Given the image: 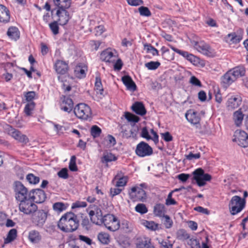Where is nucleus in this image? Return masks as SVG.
I'll return each mask as SVG.
<instances>
[{
	"mask_svg": "<svg viewBox=\"0 0 248 248\" xmlns=\"http://www.w3.org/2000/svg\"><path fill=\"white\" fill-rule=\"evenodd\" d=\"M162 217L161 220L166 229L170 228L173 224V221L168 215H164Z\"/></svg>",
	"mask_w": 248,
	"mask_h": 248,
	"instance_id": "nucleus-41",
	"label": "nucleus"
},
{
	"mask_svg": "<svg viewBox=\"0 0 248 248\" xmlns=\"http://www.w3.org/2000/svg\"><path fill=\"white\" fill-rule=\"evenodd\" d=\"M160 65V63L158 62L151 61L145 64V66L148 69L150 70H155L158 68Z\"/></svg>",
	"mask_w": 248,
	"mask_h": 248,
	"instance_id": "nucleus-46",
	"label": "nucleus"
},
{
	"mask_svg": "<svg viewBox=\"0 0 248 248\" xmlns=\"http://www.w3.org/2000/svg\"><path fill=\"white\" fill-rule=\"evenodd\" d=\"M233 141L244 148L248 147V134L244 130H237L234 134Z\"/></svg>",
	"mask_w": 248,
	"mask_h": 248,
	"instance_id": "nucleus-13",
	"label": "nucleus"
},
{
	"mask_svg": "<svg viewBox=\"0 0 248 248\" xmlns=\"http://www.w3.org/2000/svg\"><path fill=\"white\" fill-rule=\"evenodd\" d=\"M187 244L191 248H201L200 242L196 239H190L187 242Z\"/></svg>",
	"mask_w": 248,
	"mask_h": 248,
	"instance_id": "nucleus-52",
	"label": "nucleus"
},
{
	"mask_svg": "<svg viewBox=\"0 0 248 248\" xmlns=\"http://www.w3.org/2000/svg\"><path fill=\"white\" fill-rule=\"evenodd\" d=\"M131 108L134 112L140 116H143L146 113V110L141 102H135L133 104Z\"/></svg>",
	"mask_w": 248,
	"mask_h": 248,
	"instance_id": "nucleus-24",
	"label": "nucleus"
},
{
	"mask_svg": "<svg viewBox=\"0 0 248 248\" xmlns=\"http://www.w3.org/2000/svg\"><path fill=\"white\" fill-rule=\"evenodd\" d=\"M136 248H155L152 245L151 240L149 237H141L137 239Z\"/></svg>",
	"mask_w": 248,
	"mask_h": 248,
	"instance_id": "nucleus-19",
	"label": "nucleus"
},
{
	"mask_svg": "<svg viewBox=\"0 0 248 248\" xmlns=\"http://www.w3.org/2000/svg\"><path fill=\"white\" fill-rule=\"evenodd\" d=\"M185 115L187 121L191 124H196L200 122V118L198 116L197 113L193 111H188Z\"/></svg>",
	"mask_w": 248,
	"mask_h": 248,
	"instance_id": "nucleus-27",
	"label": "nucleus"
},
{
	"mask_svg": "<svg viewBox=\"0 0 248 248\" xmlns=\"http://www.w3.org/2000/svg\"><path fill=\"white\" fill-rule=\"evenodd\" d=\"M122 80L128 90L133 92L136 90V85L130 76H124L123 77Z\"/></svg>",
	"mask_w": 248,
	"mask_h": 248,
	"instance_id": "nucleus-23",
	"label": "nucleus"
},
{
	"mask_svg": "<svg viewBox=\"0 0 248 248\" xmlns=\"http://www.w3.org/2000/svg\"><path fill=\"white\" fill-rule=\"evenodd\" d=\"M124 117L129 122L137 123L140 120V118L138 116L128 112L124 113Z\"/></svg>",
	"mask_w": 248,
	"mask_h": 248,
	"instance_id": "nucleus-43",
	"label": "nucleus"
},
{
	"mask_svg": "<svg viewBox=\"0 0 248 248\" xmlns=\"http://www.w3.org/2000/svg\"><path fill=\"white\" fill-rule=\"evenodd\" d=\"M49 28L54 35L59 33V26L57 21H54L49 25Z\"/></svg>",
	"mask_w": 248,
	"mask_h": 248,
	"instance_id": "nucleus-53",
	"label": "nucleus"
},
{
	"mask_svg": "<svg viewBox=\"0 0 248 248\" xmlns=\"http://www.w3.org/2000/svg\"><path fill=\"white\" fill-rule=\"evenodd\" d=\"M244 119V114L240 109H239L233 113V120L235 124L237 126H240Z\"/></svg>",
	"mask_w": 248,
	"mask_h": 248,
	"instance_id": "nucleus-29",
	"label": "nucleus"
},
{
	"mask_svg": "<svg viewBox=\"0 0 248 248\" xmlns=\"http://www.w3.org/2000/svg\"><path fill=\"white\" fill-rule=\"evenodd\" d=\"M234 76V78L236 80L238 78L241 77L245 74V69L244 67L239 66L230 70Z\"/></svg>",
	"mask_w": 248,
	"mask_h": 248,
	"instance_id": "nucleus-30",
	"label": "nucleus"
},
{
	"mask_svg": "<svg viewBox=\"0 0 248 248\" xmlns=\"http://www.w3.org/2000/svg\"><path fill=\"white\" fill-rule=\"evenodd\" d=\"M95 89L97 94L103 95L104 90L102 87L101 79L99 77H96L95 83Z\"/></svg>",
	"mask_w": 248,
	"mask_h": 248,
	"instance_id": "nucleus-40",
	"label": "nucleus"
},
{
	"mask_svg": "<svg viewBox=\"0 0 248 248\" xmlns=\"http://www.w3.org/2000/svg\"><path fill=\"white\" fill-rule=\"evenodd\" d=\"M4 130L5 133H7L15 140L18 137V135L20 133V131L13 128L11 126L8 124L4 125Z\"/></svg>",
	"mask_w": 248,
	"mask_h": 248,
	"instance_id": "nucleus-32",
	"label": "nucleus"
},
{
	"mask_svg": "<svg viewBox=\"0 0 248 248\" xmlns=\"http://www.w3.org/2000/svg\"><path fill=\"white\" fill-rule=\"evenodd\" d=\"M98 239L102 244H108L110 241L109 235L106 232H101L98 234Z\"/></svg>",
	"mask_w": 248,
	"mask_h": 248,
	"instance_id": "nucleus-36",
	"label": "nucleus"
},
{
	"mask_svg": "<svg viewBox=\"0 0 248 248\" xmlns=\"http://www.w3.org/2000/svg\"><path fill=\"white\" fill-rule=\"evenodd\" d=\"M74 111L75 115L82 120H89L92 117L91 108L85 103H79L76 105Z\"/></svg>",
	"mask_w": 248,
	"mask_h": 248,
	"instance_id": "nucleus-3",
	"label": "nucleus"
},
{
	"mask_svg": "<svg viewBox=\"0 0 248 248\" xmlns=\"http://www.w3.org/2000/svg\"><path fill=\"white\" fill-rule=\"evenodd\" d=\"M121 129L122 137L124 138L128 139L131 137L134 138L137 135L136 132L130 129L129 127L123 125L121 126Z\"/></svg>",
	"mask_w": 248,
	"mask_h": 248,
	"instance_id": "nucleus-28",
	"label": "nucleus"
},
{
	"mask_svg": "<svg viewBox=\"0 0 248 248\" xmlns=\"http://www.w3.org/2000/svg\"><path fill=\"white\" fill-rule=\"evenodd\" d=\"M14 191L15 194V198L17 202L22 200H26L27 198H31L30 192H29L27 188L19 181H16L14 184Z\"/></svg>",
	"mask_w": 248,
	"mask_h": 248,
	"instance_id": "nucleus-5",
	"label": "nucleus"
},
{
	"mask_svg": "<svg viewBox=\"0 0 248 248\" xmlns=\"http://www.w3.org/2000/svg\"><path fill=\"white\" fill-rule=\"evenodd\" d=\"M141 136L148 140L152 139V137L149 135L147 129L145 127L142 129Z\"/></svg>",
	"mask_w": 248,
	"mask_h": 248,
	"instance_id": "nucleus-61",
	"label": "nucleus"
},
{
	"mask_svg": "<svg viewBox=\"0 0 248 248\" xmlns=\"http://www.w3.org/2000/svg\"><path fill=\"white\" fill-rule=\"evenodd\" d=\"M34 102H28L25 106L24 112L27 116H31L35 107Z\"/></svg>",
	"mask_w": 248,
	"mask_h": 248,
	"instance_id": "nucleus-42",
	"label": "nucleus"
},
{
	"mask_svg": "<svg viewBox=\"0 0 248 248\" xmlns=\"http://www.w3.org/2000/svg\"><path fill=\"white\" fill-rule=\"evenodd\" d=\"M58 175L60 178L66 179L68 177V170L66 168H63L58 172Z\"/></svg>",
	"mask_w": 248,
	"mask_h": 248,
	"instance_id": "nucleus-56",
	"label": "nucleus"
},
{
	"mask_svg": "<svg viewBox=\"0 0 248 248\" xmlns=\"http://www.w3.org/2000/svg\"><path fill=\"white\" fill-rule=\"evenodd\" d=\"M102 159L104 160V161L102 160L103 162L105 161V162L107 163L108 162L115 161L117 160V158L112 153H107L104 154Z\"/></svg>",
	"mask_w": 248,
	"mask_h": 248,
	"instance_id": "nucleus-45",
	"label": "nucleus"
},
{
	"mask_svg": "<svg viewBox=\"0 0 248 248\" xmlns=\"http://www.w3.org/2000/svg\"><path fill=\"white\" fill-rule=\"evenodd\" d=\"M153 152L152 147L144 141H141L138 144L135 150L136 154L141 157L149 156L153 154Z\"/></svg>",
	"mask_w": 248,
	"mask_h": 248,
	"instance_id": "nucleus-12",
	"label": "nucleus"
},
{
	"mask_svg": "<svg viewBox=\"0 0 248 248\" xmlns=\"http://www.w3.org/2000/svg\"><path fill=\"white\" fill-rule=\"evenodd\" d=\"M35 94V92L34 91L27 92L25 95L26 100L28 102H33L32 100L34 98Z\"/></svg>",
	"mask_w": 248,
	"mask_h": 248,
	"instance_id": "nucleus-58",
	"label": "nucleus"
},
{
	"mask_svg": "<svg viewBox=\"0 0 248 248\" xmlns=\"http://www.w3.org/2000/svg\"><path fill=\"white\" fill-rule=\"evenodd\" d=\"M135 210L136 212L144 214L148 212V209L145 205L143 203L138 204L135 207Z\"/></svg>",
	"mask_w": 248,
	"mask_h": 248,
	"instance_id": "nucleus-49",
	"label": "nucleus"
},
{
	"mask_svg": "<svg viewBox=\"0 0 248 248\" xmlns=\"http://www.w3.org/2000/svg\"><path fill=\"white\" fill-rule=\"evenodd\" d=\"M31 216L32 223L38 227H42L45 223L46 218V213L43 210L37 209L34 211Z\"/></svg>",
	"mask_w": 248,
	"mask_h": 248,
	"instance_id": "nucleus-11",
	"label": "nucleus"
},
{
	"mask_svg": "<svg viewBox=\"0 0 248 248\" xmlns=\"http://www.w3.org/2000/svg\"><path fill=\"white\" fill-rule=\"evenodd\" d=\"M101 129L97 125H93L91 128V134L93 138L98 137L101 133Z\"/></svg>",
	"mask_w": 248,
	"mask_h": 248,
	"instance_id": "nucleus-47",
	"label": "nucleus"
},
{
	"mask_svg": "<svg viewBox=\"0 0 248 248\" xmlns=\"http://www.w3.org/2000/svg\"><path fill=\"white\" fill-rule=\"evenodd\" d=\"M17 202L19 211L25 214H31L37 209V206L33 203L31 198H27L26 200H22Z\"/></svg>",
	"mask_w": 248,
	"mask_h": 248,
	"instance_id": "nucleus-7",
	"label": "nucleus"
},
{
	"mask_svg": "<svg viewBox=\"0 0 248 248\" xmlns=\"http://www.w3.org/2000/svg\"><path fill=\"white\" fill-rule=\"evenodd\" d=\"M129 197L134 202H143L146 199L145 191L140 186L132 187L128 192Z\"/></svg>",
	"mask_w": 248,
	"mask_h": 248,
	"instance_id": "nucleus-9",
	"label": "nucleus"
},
{
	"mask_svg": "<svg viewBox=\"0 0 248 248\" xmlns=\"http://www.w3.org/2000/svg\"><path fill=\"white\" fill-rule=\"evenodd\" d=\"M193 179L196 180L197 185L199 186H204L206 181H209L211 179V176L208 173H204V170L199 168L193 172Z\"/></svg>",
	"mask_w": 248,
	"mask_h": 248,
	"instance_id": "nucleus-8",
	"label": "nucleus"
},
{
	"mask_svg": "<svg viewBox=\"0 0 248 248\" xmlns=\"http://www.w3.org/2000/svg\"><path fill=\"white\" fill-rule=\"evenodd\" d=\"M86 68L85 67H81L77 66L75 70V74L77 77L79 78H84L86 76Z\"/></svg>",
	"mask_w": 248,
	"mask_h": 248,
	"instance_id": "nucleus-39",
	"label": "nucleus"
},
{
	"mask_svg": "<svg viewBox=\"0 0 248 248\" xmlns=\"http://www.w3.org/2000/svg\"><path fill=\"white\" fill-rule=\"evenodd\" d=\"M161 136L165 141L169 142L172 140V137L169 132L161 133Z\"/></svg>",
	"mask_w": 248,
	"mask_h": 248,
	"instance_id": "nucleus-62",
	"label": "nucleus"
},
{
	"mask_svg": "<svg viewBox=\"0 0 248 248\" xmlns=\"http://www.w3.org/2000/svg\"><path fill=\"white\" fill-rule=\"evenodd\" d=\"M31 199L36 203H42L46 199V195L45 192L40 189H32L30 191Z\"/></svg>",
	"mask_w": 248,
	"mask_h": 248,
	"instance_id": "nucleus-15",
	"label": "nucleus"
},
{
	"mask_svg": "<svg viewBox=\"0 0 248 248\" xmlns=\"http://www.w3.org/2000/svg\"><path fill=\"white\" fill-rule=\"evenodd\" d=\"M9 20V11L5 6L0 4V22L7 23Z\"/></svg>",
	"mask_w": 248,
	"mask_h": 248,
	"instance_id": "nucleus-25",
	"label": "nucleus"
},
{
	"mask_svg": "<svg viewBox=\"0 0 248 248\" xmlns=\"http://www.w3.org/2000/svg\"><path fill=\"white\" fill-rule=\"evenodd\" d=\"M79 226L77 216L72 212L63 215L58 222V228L62 232H69L76 231Z\"/></svg>",
	"mask_w": 248,
	"mask_h": 248,
	"instance_id": "nucleus-1",
	"label": "nucleus"
},
{
	"mask_svg": "<svg viewBox=\"0 0 248 248\" xmlns=\"http://www.w3.org/2000/svg\"><path fill=\"white\" fill-rule=\"evenodd\" d=\"M190 82L193 85L201 87V81L195 76H192L190 78Z\"/></svg>",
	"mask_w": 248,
	"mask_h": 248,
	"instance_id": "nucleus-64",
	"label": "nucleus"
},
{
	"mask_svg": "<svg viewBox=\"0 0 248 248\" xmlns=\"http://www.w3.org/2000/svg\"><path fill=\"white\" fill-rule=\"evenodd\" d=\"M54 126V130L58 134H60L63 133V131L65 130L64 126L62 125L55 124L53 122L50 123Z\"/></svg>",
	"mask_w": 248,
	"mask_h": 248,
	"instance_id": "nucleus-54",
	"label": "nucleus"
},
{
	"mask_svg": "<svg viewBox=\"0 0 248 248\" xmlns=\"http://www.w3.org/2000/svg\"><path fill=\"white\" fill-rule=\"evenodd\" d=\"M165 206L162 204H157L154 207V212L156 216L162 217L165 215Z\"/></svg>",
	"mask_w": 248,
	"mask_h": 248,
	"instance_id": "nucleus-34",
	"label": "nucleus"
},
{
	"mask_svg": "<svg viewBox=\"0 0 248 248\" xmlns=\"http://www.w3.org/2000/svg\"><path fill=\"white\" fill-rule=\"evenodd\" d=\"M16 140L20 142L24 143H27L29 141L27 137L25 135L22 134L20 132Z\"/></svg>",
	"mask_w": 248,
	"mask_h": 248,
	"instance_id": "nucleus-57",
	"label": "nucleus"
},
{
	"mask_svg": "<svg viewBox=\"0 0 248 248\" xmlns=\"http://www.w3.org/2000/svg\"><path fill=\"white\" fill-rule=\"evenodd\" d=\"M142 224L146 228L151 231H156L158 230V224L155 223L154 221L143 220L142 222Z\"/></svg>",
	"mask_w": 248,
	"mask_h": 248,
	"instance_id": "nucleus-37",
	"label": "nucleus"
},
{
	"mask_svg": "<svg viewBox=\"0 0 248 248\" xmlns=\"http://www.w3.org/2000/svg\"><path fill=\"white\" fill-rule=\"evenodd\" d=\"M223 86L227 88L236 80L232 72L229 70L226 72L221 78Z\"/></svg>",
	"mask_w": 248,
	"mask_h": 248,
	"instance_id": "nucleus-20",
	"label": "nucleus"
},
{
	"mask_svg": "<svg viewBox=\"0 0 248 248\" xmlns=\"http://www.w3.org/2000/svg\"><path fill=\"white\" fill-rule=\"evenodd\" d=\"M227 37L228 39L232 43H237L240 41L238 37L235 33L229 34Z\"/></svg>",
	"mask_w": 248,
	"mask_h": 248,
	"instance_id": "nucleus-59",
	"label": "nucleus"
},
{
	"mask_svg": "<svg viewBox=\"0 0 248 248\" xmlns=\"http://www.w3.org/2000/svg\"><path fill=\"white\" fill-rule=\"evenodd\" d=\"M242 102L241 97L238 95H233L230 97L227 102V107L229 110H233L239 107Z\"/></svg>",
	"mask_w": 248,
	"mask_h": 248,
	"instance_id": "nucleus-18",
	"label": "nucleus"
},
{
	"mask_svg": "<svg viewBox=\"0 0 248 248\" xmlns=\"http://www.w3.org/2000/svg\"><path fill=\"white\" fill-rule=\"evenodd\" d=\"M128 179V177L124 175L121 171H118L114 177V180H117L116 186H124L126 185Z\"/></svg>",
	"mask_w": 248,
	"mask_h": 248,
	"instance_id": "nucleus-22",
	"label": "nucleus"
},
{
	"mask_svg": "<svg viewBox=\"0 0 248 248\" xmlns=\"http://www.w3.org/2000/svg\"><path fill=\"white\" fill-rule=\"evenodd\" d=\"M119 187H117L115 188H111L110 189V195L112 197L118 195L120 194L122 189L119 188Z\"/></svg>",
	"mask_w": 248,
	"mask_h": 248,
	"instance_id": "nucleus-63",
	"label": "nucleus"
},
{
	"mask_svg": "<svg viewBox=\"0 0 248 248\" xmlns=\"http://www.w3.org/2000/svg\"><path fill=\"white\" fill-rule=\"evenodd\" d=\"M120 228L124 232L128 233L132 231L133 229V226L132 224L129 221L124 220L122 221L121 225H120Z\"/></svg>",
	"mask_w": 248,
	"mask_h": 248,
	"instance_id": "nucleus-35",
	"label": "nucleus"
},
{
	"mask_svg": "<svg viewBox=\"0 0 248 248\" xmlns=\"http://www.w3.org/2000/svg\"><path fill=\"white\" fill-rule=\"evenodd\" d=\"M114 50L108 48L104 50L100 54V59L106 62H114L116 61L117 55L114 53Z\"/></svg>",
	"mask_w": 248,
	"mask_h": 248,
	"instance_id": "nucleus-17",
	"label": "nucleus"
},
{
	"mask_svg": "<svg viewBox=\"0 0 248 248\" xmlns=\"http://www.w3.org/2000/svg\"><path fill=\"white\" fill-rule=\"evenodd\" d=\"M26 179L29 183L35 185L39 183V177L35 176L32 173H29L26 176Z\"/></svg>",
	"mask_w": 248,
	"mask_h": 248,
	"instance_id": "nucleus-44",
	"label": "nucleus"
},
{
	"mask_svg": "<svg viewBox=\"0 0 248 248\" xmlns=\"http://www.w3.org/2000/svg\"><path fill=\"white\" fill-rule=\"evenodd\" d=\"M54 68L58 74L62 75L65 74L68 69V64L61 60H58L56 62Z\"/></svg>",
	"mask_w": 248,
	"mask_h": 248,
	"instance_id": "nucleus-21",
	"label": "nucleus"
},
{
	"mask_svg": "<svg viewBox=\"0 0 248 248\" xmlns=\"http://www.w3.org/2000/svg\"><path fill=\"white\" fill-rule=\"evenodd\" d=\"M28 237L30 241L33 243H37L41 239V236L40 233L35 230L30 231Z\"/></svg>",
	"mask_w": 248,
	"mask_h": 248,
	"instance_id": "nucleus-31",
	"label": "nucleus"
},
{
	"mask_svg": "<svg viewBox=\"0 0 248 248\" xmlns=\"http://www.w3.org/2000/svg\"><path fill=\"white\" fill-rule=\"evenodd\" d=\"M17 236V231L15 229H11L8 232L6 241L10 242L15 240Z\"/></svg>",
	"mask_w": 248,
	"mask_h": 248,
	"instance_id": "nucleus-48",
	"label": "nucleus"
},
{
	"mask_svg": "<svg viewBox=\"0 0 248 248\" xmlns=\"http://www.w3.org/2000/svg\"><path fill=\"white\" fill-rule=\"evenodd\" d=\"M139 11L140 15L142 16H150L151 13L148 8L144 6H140L139 8Z\"/></svg>",
	"mask_w": 248,
	"mask_h": 248,
	"instance_id": "nucleus-51",
	"label": "nucleus"
},
{
	"mask_svg": "<svg viewBox=\"0 0 248 248\" xmlns=\"http://www.w3.org/2000/svg\"><path fill=\"white\" fill-rule=\"evenodd\" d=\"M103 223L108 230L112 232H115L120 228V221L112 214L105 215Z\"/></svg>",
	"mask_w": 248,
	"mask_h": 248,
	"instance_id": "nucleus-6",
	"label": "nucleus"
},
{
	"mask_svg": "<svg viewBox=\"0 0 248 248\" xmlns=\"http://www.w3.org/2000/svg\"><path fill=\"white\" fill-rule=\"evenodd\" d=\"M71 4V1L67 0H62L61 2L60 0H55L54 4L58 8L56 15L59 17L58 21L60 25H66L70 19L67 9L70 8Z\"/></svg>",
	"mask_w": 248,
	"mask_h": 248,
	"instance_id": "nucleus-2",
	"label": "nucleus"
},
{
	"mask_svg": "<svg viewBox=\"0 0 248 248\" xmlns=\"http://www.w3.org/2000/svg\"><path fill=\"white\" fill-rule=\"evenodd\" d=\"M106 141L108 142V146L110 147L116 144V142L115 139L112 136L108 135L106 139Z\"/></svg>",
	"mask_w": 248,
	"mask_h": 248,
	"instance_id": "nucleus-55",
	"label": "nucleus"
},
{
	"mask_svg": "<svg viewBox=\"0 0 248 248\" xmlns=\"http://www.w3.org/2000/svg\"><path fill=\"white\" fill-rule=\"evenodd\" d=\"M7 35L12 39L16 40L19 38V31L15 27H11L8 29Z\"/></svg>",
	"mask_w": 248,
	"mask_h": 248,
	"instance_id": "nucleus-33",
	"label": "nucleus"
},
{
	"mask_svg": "<svg viewBox=\"0 0 248 248\" xmlns=\"http://www.w3.org/2000/svg\"><path fill=\"white\" fill-rule=\"evenodd\" d=\"M76 156L75 155L72 156L69 164V168L70 170L71 171H76L78 170V168L76 165Z\"/></svg>",
	"mask_w": 248,
	"mask_h": 248,
	"instance_id": "nucleus-50",
	"label": "nucleus"
},
{
	"mask_svg": "<svg viewBox=\"0 0 248 248\" xmlns=\"http://www.w3.org/2000/svg\"><path fill=\"white\" fill-rule=\"evenodd\" d=\"M87 206V203L85 202L77 201L73 203L72 205V208L75 209L76 208L85 207Z\"/></svg>",
	"mask_w": 248,
	"mask_h": 248,
	"instance_id": "nucleus-60",
	"label": "nucleus"
},
{
	"mask_svg": "<svg viewBox=\"0 0 248 248\" xmlns=\"http://www.w3.org/2000/svg\"><path fill=\"white\" fill-rule=\"evenodd\" d=\"M91 208L89 212L91 221L97 225L103 224L104 216H103L101 209L95 206H93Z\"/></svg>",
	"mask_w": 248,
	"mask_h": 248,
	"instance_id": "nucleus-10",
	"label": "nucleus"
},
{
	"mask_svg": "<svg viewBox=\"0 0 248 248\" xmlns=\"http://www.w3.org/2000/svg\"><path fill=\"white\" fill-rule=\"evenodd\" d=\"M73 105L71 98L64 96L61 105V109L65 112H70L73 109Z\"/></svg>",
	"mask_w": 248,
	"mask_h": 248,
	"instance_id": "nucleus-26",
	"label": "nucleus"
},
{
	"mask_svg": "<svg viewBox=\"0 0 248 248\" xmlns=\"http://www.w3.org/2000/svg\"><path fill=\"white\" fill-rule=\"evenodd\" d=\"M246 200L238 196H233L229 204L230 212L232 215L240 212L245 207Z\"/></svg>",
	"mask_w": 248,
	"mask_h": 248,
	"instance_id": "nucleus-4",
	"label": "nucleus"
},
{
	"mask_svg": "<svg viewBox=\"0 0 248 248\" xmlns=\"http://www.w3.org/2000/svg\"><path fill=\"white\" fill-rule=\"evenodd\" d=\"M66 208V205L61 202H56L53 205V210L58 213L62 212L63 211L65 210Z\"/></svg>",
	"mask_w": 248,
	"mask_h": 248,
	"instance_id": "nucleus-38",
	"label": "nucleus"
},
{
	"mask_svg": "<svg viewBox=\"0 0 248 248\" xmlns=\"http://www.w3.org/2000/svg\"><path fill=\"white\" fill-rule=\"evenodd\" d=\"M170 48L173 50L174 52L177 53L182 55L184 58H186L188 61L190 62L194 65H197L199 62V59L193 55L192 54L189 53L188 52L185 51H183L180 49H178L172 46L169 45Z\"/></svg>",
	"mask_w": 248,
	"mask_h": 248,
	"instance_id": "nucleus-16",
	"label": "nucleus"
},
{
	"mask_svg": "<svg viewBox=\"0 0 248 248\" xmlns=\"http://www.w3.org/2000/svg\"><path fill=\"white\" fill-rule=\"evenodd\" d=\"M191 44L199 52L208 56H211L212 55V49L207 44L204 42H198L193 40L191 41Z\"/></svg>",
	"mask_w": 248,
	"mask_h": 248,
	"instance_id": "nucleus-14",
	"label": "nucleus"
}]
</instances>
